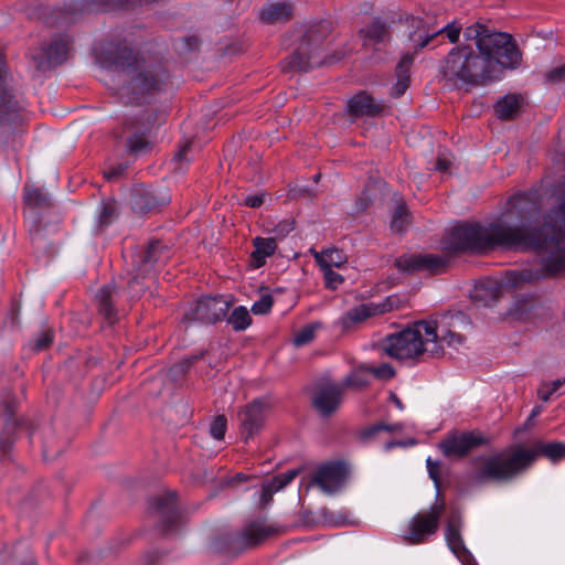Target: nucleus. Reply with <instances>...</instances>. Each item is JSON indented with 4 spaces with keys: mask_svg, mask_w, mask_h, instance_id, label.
<instances>
[{
    "mask_svg": "<svg viewBox=\"0 0 565 565\" xmlns=\"http://www.w3.org/2000/svg\"><path fill=\"white\" fill-rule=\"evenodd\" d=\"M299 472L300 469H291L264 481L259 494L260 504L263 507L269 504L273 500V495L289 484L299 475Z\"/></svg>",
    "mask_w": 565,
    "mask_h": 565,
    "instance_id": "26",
    "label": "nucleus"
},
{
    "mask_svg": "<svg viewBox=\"0 0 565 565\" xmlns=\"http://www.w3.org/2000/svg\"><path fill=\"white\" fill-rule=\"evenodd\" d=\"M105 58L114 71L127 81L121 88V97L127 103H151L166 92L169 72L160 64L147 63L125 42L111 45L105 52Z\"/></svg>",
    "mask_w": 565,
    "mask_h": 565,
    "instance_id": "2",
    "label": "nucleus"
},
{
    "mask_svg": "<svg viewBox=\"0 0 565 565\" xmlns=\"http://www.w3.org/2000/svg\"><path fill=\"white\" fill-rule=\"evenodd\" d=\"M360 36L363 40L364 47H371L381 51L391 41L388 24L381 18H375L366 26L360 30Z\"/></svg>",
    "mask_w": 565,
    "mask_h": 565,
    "instance_id": "24",
    "label": "nucleus"
},
{
    "mask_svg": "<svg viewBox=\"0 0 565 565\" xmlns=\"http://www.w3.org/2000/svg\"><path fill=\"white\" fill-rule=\"evenodd\" d=\"M265 196H266L265 193L249 194L244 199V204L246 206L257 209L263 205V203L265 201Z\"/></svg>",
    "mask_w": 565,
    "mask_h": 565,
    "instance_id": "57",
    "label": "nucleus"
},
{
    "mask_svg": "<svg viewBox=\"0 0 565 565\" xmlns=\"http://www.w3.org/2000/svg\"><path fill=\"white\" fill-rule=\"evenodd\" d=\"M545 77L551 83H559L565 79V63L548 71Z\"/></svg>",
    "mask_w": 565,
    "mask_h": 565,
    "instance_id": "56",
    "label": "nucleus"
},
{
    "mask_svg": "<svg viewBox=\"0 0 565 565\" xmlns=\"http://www.w3.org/2000/svg\"><path fill=\"white\" fill-rule=\"evenodd\" d=\"M149 512L158 518L166 533L171 532L180 519L175 492L152 498L149 502Z\"/></svg>",
    "mask_w": 565,
    "mask_h": 565,
    "instance_id": "19",
    "label": "nucleus"
},
{
    "mask_svg": "<svg viewBox=\"0 0 565 565\" xmlns=\"http://www.w3.org/2000/svg\"><path fill=\"white\" fill-rule=\"evenodd\" d=\"M403 428H404V426L401 423H396V424H392V425L377 423V424L371 425V426L366 427L365 429H363L361 431V438L364 440H367V439L373 438L375 435H377L381 431L399 433L403 430Z\"/></svg>",
    "mask_w": 565,
    "mask_h": 565,
    "instance_id": "41",
    "label": "nucleus"
},
{
    "mask_svg": "<svg viewBox=\"0 0 565 565\" xmlns=\"http://www.w3.org/2000/svg\"><path fill=\"white\" fill-rule=\"evenodd\" d=\"M231 302L223 296L202 297L183 313L182 322L213 324L226 317Z\"/></svg>",
    "mask_w": 565,
    "mask_h": 565,
    "instance_id": "11",
    "label": "nucleus"
},
{
    "mask_svg": "<svg viewBox=\"0 0 565 565\" xmlns=\"http://www.w3.org/2000/svg\"><path fill=\"white\" fill-rule=\"evenodd\" d=\"M426 467L428 471L429 478L434 481L435 488L437 490V497L440 494V471H441V462L437 460H433L430 457L426 460Z\"/></svg>",
    "mask_w": 565,
    "mask_h": 565,
    "instance_id": "46",
    "label": "nucleus"
},
{
    "mask_svg": "<svg viewBox=\"0 0 565 565\" xmlns=\"http://www.w3.org/2000/svg\"><path fill=\"white\" fill-rule=\"evenodd\" d=\"M402 307L401 298L397 295L388 296L384 301L376 303L377 312L383 315L385 312L398 309Z\"/></svg>",
    "mask_w": 565,
    "mask_h": 565,
    "instance_id": "51",
    "label": "nucleus"
},
{
    "mask_svg": "<svg viewBox=\"0 0 565 565\" xmlns=\"http://www.w3.org/2000/svg\"><path fill=\"white\" fill-rule=\"evenodd\" d=\"M367 372L377 379L390 380L395 375V370L388 363H382L379 366L366 367Z\"/></svg>",
    "mask_w": 565,
    "mask_h": 565,
    "instance_id": "48",
    "label": "nucleus"
},
{
    "mask_svg": "<svg viewBox=\"0 0 565 565\" xmlns=\"http://www.w3.org/2000/svg\"><path fill=\"white\" fill-rule=\"evenodd\" d=\"M347 477L348 469L343 462H329L318 467L310 486L318 487L326 494H333L344 486Z\"/></svg>",
    "mask_w": 565,
    "mask_h": 565,
    "instance_id": "18",
    "label": "nucleus"
},
{
    "mask_svg": "<svg viewBox=\"0 0 565 565\" xmlns=\"http://www.w3.org/2000/svg\"><path fill=\"white\" fill-rule=\"evenodd\" d=\"M164 113L153 111L146 120L139 118H129L124 124V134L126 150L130 154L139 156L146 153L151 143L148 139V132L156 125L164 121Z\"/></svg>",
    "mask_w": 565,
    "mask_h": 565,
    "instance_id": "10",
    "label": "nucleus"
},
{
    "mask_svg": "<svg viewBox=\"0 0 565 565\" xmlns=\"http://www.w3.org/2000/svg\"><path fill=\"white\" fill-rule=\"evenodd\" d=\"M369 192H370V189H369V186H366L363 190L362 194L356 199L355 209H354L355 213L364 212L372 203L373 199Z\"/></svg>",
    "mask_w": 565,
    "mask_h": 565,
    "instance_id": "55",
    "label": "nucleus"
},
{
    "mask_svg": "<svg viewBox=\"0 0 565 565\" xmlns=\"http://www.w3.org/2000/svg\"><path fill=\"white\" fill-rule=\"evenodd\" d=\"M324 274L326 286L330 289H337L343 282V277L332 268H321Z\"/></svg>",
    "mask_w": 565,
    "mask_h": 565,
    "instance_id": "54",
    "label": "nucleus"
},
{
    "mask_svg": "<svg viewBox=\"0 0 565 565\" xmlns=\"http://www.w3.org/2000/svg\"><path fill=\"white\" fill-rule=\"evenodd\" d=\"M42 452H43V457H44L45 459H53V458H55V457L57 456V454H58L57 451H54V450H53L49 445H46V444H44V445H43V450H42Z\"/></svg>",
    "mask_w": 565,
    "mask_h": 565,
    "instance_id": "61",
    "label": "nucleus"
},
{
    "mask_svg": "<svg viewBox=\"0 0 565 565\" xmlns=\"http://www.w3.org/2000/svg\"><path fill=\"white\" fill-rule=\"evenodd\" d=\"M450 166V161L446 158L439 157L435 164V170L446 172Z\"/></svg>",
    "mask_w": 565,
    "mask_h": 565,
    "instance_id": "59",
    "label": "nucleus"
},
{
    "mask_svg": "<svg viewBox=\"0 0 565 565\" xmlns=\"http://www.w3.org/2000/svg\"><path fill=\"white\" fill-rule=\"evenodd\" d=\"M489 443V438L479 430L452 431L441 439L438 447L445 457L463 458L475 448Z\"/></svg>",
    "mask_w": 565,
    "mask_h": 565,
    "instance_id": "12",
    "label": "nucleus"
},
{
    "mask_svg": "<svg viewBox=\"0 0 565 565\" xmlns=\"http://www.w3.org/2000/svg\"><path fill=\"white\" fill-rule=\"evenodd\" d=\"M24 202L33 207H45L50 205V198L39 188L25 186Z\"/></svg>",
    "mask_w": 565,
    "mask_h": 565,
    "instance_id": "38",
    "label": "nucleus"
},
{
    "mask_svg": "<svg viewBox=\"0 0 565 565\" xmlns=\"http://www.w3.org/2000/svg\"><path fill=\"white\" fill-rule=\"evenodd\" d=\"M539 456L558 461L565 458V444L536 441L531 448L516 447L494 455L477 457L472 461L476 469L468 472L465 479L470 487H480L488 482H509L530 468Z\"/></svg>",
    "mask_w": 565,
    "mask_h": 565,
    "instance_id": "1",
    "label": "nucleus"
},
{
    "mask_svg": "<svg viewBox=\"0 0 565 565\" xmlns=\"http://www.w3.org/2000/svg\"><path fill=\"white\" fill-rule=\"evenodd\" d=\"M164 199L159 200L153 192L143 188L134 189L130 196V204L135 212L148 213L166 204Z\"/></svg>",
    "mask_w": 565,
    "mask_h": 565,
    "instance_id": "27",
    "label": "nucleus"
},
{
    "mask_svg": "<svg viewBox=\"0 0 565 565\" xmlns=\"http://www.w3.org/2000/svg\"><path fill=\"white\" fill-rule=\"evenodd\" d=\"M273 307V297L268 294L263 295L259 300L252 306V312L255 315H266Z\"/></svg>",
    "mask_w": 565,
    "mask_h": 565,
    "instance_id": "50",
    "label": "nucleus"
},
{
    "mask_svg": "<svg viewBox=\"0 0 565 565\" xmlns=\"http://www.w3.org/2000/svg\"><path fill=\"white\" fill-rule=\"evenodd\" d=\"M395 266L403 273L426 270L436 274L446 266V260L434 254H412L397 257L395 259Z\"/></svg>",
    "mask_w": 565,
    "mask_h": 565,
    "instance_id": "21",
    "label": "nucleus"
},
{
    "mask_svg": "<svg viewBox=\"0 0 565 565\" xmlns=\"http://www.w3.org/2000/svg\"><path fill=\"white\" fill-rule=\"evenodd\" d=\"M254 252L250 254L252 264L255 268H259L265 265L266 258L271 256L276 248L277 242L275 238H263L255 237L253 239Z\"/></svg>",
    "mask_w": 565,
    "mask_h": 565,
    "instance_id": "32",
    "label": "nucleus"
},
{
    "mask_svg": "<svg viewBox=\"0 0 565 565\" xmlns=\"http://www.w3.org/2000/svg\"><path fill=\"white\" fill-rule=\"evenodd\" d=\"M390 401L399 409V411H403L404 409V404L402 403V401L399 399V397L394 393V392H390Z\"/></svg>",
    "mask_w": 565,
    "mask_h": 565,
    "instance_id": "62",
    "label": "nucleus"
},
{
    "mask_svg": "<svg viewBox=\"0 0 565 565\" xmlns=\"http://www.w3.org/2000/svg\"><path fill=\"white\" fill-rule=\"evenodd\" d=\"M159 0H71L68 10L79 13L105 12L113 9H128L137 4H150Z\"/></svg>",
    "mask_w": 565,
    "mask_h": 565,
    "instance_id": "22",
    "label": "nucleus"
},
{
    "mask_svg": "<svg viewBox=\"0 0 565 565\" xmlns=\"http://www.w3.org/2000/svg\"><path fill=\"white\" fill-rule=\"evenodd\" d=\"M343 386L332 381H323L315 386L312 407L323 417L333 415L343 401Z\"/></svg>",
    "mask_w": 565,
    "mask_h": 565,
    "instance_id": "17",
    "label": "nucleus"
},
{
    "mask_svg": "<svg viewBox=\"0 0 565 565\" xmlns=\"http://www.w3.org/2000/svg\"><path fill=\"white\" fill-rule=\"evenodd\" d=\"M295 228V223L294 221H290V220H284L281 222H279L274 228H273V234H274V237L275 241L277 239H281L284 238L285 236H287L291 231H294Z\"/></svg>",
    "mask_w": 565,
    "mask_h": 565,
    "instance_id": "52",
    "label": "nucleus"
},
{
    "mask_svg": "<svg viewBox=\"0 0 565 565\" xmlns=\"http://www.w3.org/2000/svg\"><path fill=\"white\" fill-rule=\"evenodd\" d=\"M227 322L235 331H243L250 326L252 317L245 307L239 306L228 316Z\"/></svg>",
    "mask_w": 565,
    "mask_h": 565,
    "instance_id": "36",
    "label": "nucleus"
},
{
    "mask_svg": "<svg viewBox=\"0 0 565 565\" xmlns=\"http://www.w3.org/2000/svg\"><path fill=\"white\" fill-rule=\"evenodd\" d=\"M329 33V24L320 22L309 26L299 38V43L292 54L285 58L284 72H308L323 63L322 45Z\"/></svg>",
    "mask_w": 565,
    "mask_h": 565,
    "instance_id": "5",
    "label": "nucleus"
},
{
    "mask_svg": "<svg viewBox=\"0 0 565 565\" xmlns=\"http://www.w3.org/2000/svg\"><path fill=\"white\" fill-rule=\"evenodd\" d=\"M186 150H188V147H184L183 149L179 150V152L177 153L175 158L178 160H182L184 158V156H185Z\"/></svg>",
    "mask_w": 565,
    "mask_h": 565,
    "instance_id": "64",
    "label": "nucleus"
},
{
    "mask_svg": "<svg viewBox=\"0 0 565 565\" xmlns=\"http://www.w3.org/2000/svg\"><path fill=\"white\" fill-rule=\"evenodd\" d=\"M146 277L147 276H143L137 269V264H134V274L129 275V277L127 279V282H126V287L124 289L126 296L129 299H137V298H139L142 295V292L146 289V286L143 284V279Z\"/></svg>",
    "mask_w": 565,
    "mask_h": 565,
    "instance_id": "35",
    "label": "nucleus"
},
{
    "mask_svg": "<svg viewBox=\"0 0 565 565\" xmlns=\"http://www.w3.org/2000/svg\"><path fill=\"white\" fill-rule=\"evenodd\" d=\"M460 527H461V516L458 512H451L446 531H445V537L446 542L449 546V548L452 551L454 554L457 556H460V554L466 552V547L460 534Z\"/></svg>",
    "mask_w": 565,
    "mask_h": 565,
    "instance_id": "30",
    "label": "nucleus"
},
{
    "mask_svg": "<svg viewBox=\"0 0 565 565\" xmlns=\"http://www.w3.org/2000/svg\"><path fill=\"white\" fill-rule=\"evenodd\" d=\"M339 384L343 386V392L345 391L347 387L362 390L370 384V380L362 372H353L347 375L343 382Z\"/></svg>",
    "mask_w": 565,
    "mask_h": 565,
    "instance_id": "43",
    "label": "nucleus"
},
{
    "mask_svg": "<svg viewBox=\"0 0 565 565\" xmlns=\"http://www.w3.org/2000/svg\"><path fill=\"white\" fill-rule=\"evenodd\" d=\"M416 53H406L402 55L399 62L396 65V77L397 82L392 88L393 97H401L409 86V70L414 62V55Z\"/></svg>",
    "mask_w": 565,
    "mask_h": 565,
    "instance_id": "31",
    "label": "nucleus"
},
{
    "mask_svg": "<svg viewBox=\"0 0 565 565\" xmlns=\"http://www.w3.org/2000/svg\"><path fill=\"white\" fill-rule=\"evenodd\" d=\"M444 503H435L429 511L417 513L412 518L408 524V532L404 535V541L408 544H420L435 534L439 527V520L444 512Z\"/></svg>",
    "mask_w": 565,
    "mask_h": 565,
    "instance_id": "13",
    "label": "nucleus"
},
{
    "mask_svg": "<svg viewBox=\"0 0 565 565\" xmlns=\"http://www.w3.org/2000/svg\"><path fill=\"white\" fill-rule=\"evenodd\" d=\"M269 409L268 401L256 398L238 413L239 433L245 443L263 429Z\"/></svg>",
    "mask_w": 565,
    "mask_h": 565,
    "instance_id": "15",
    "label": "nucleus"
},
{
    "mask_svg": "<svg viewBox=\"0 0 565 565\" xmlns=\"http://www.w3.org/2000/svg\"><path fill=\"white\" fill-rule=\"evenodd\" d=\"M118 216L117 203L114 200H103L99 210V225L108 226Z\"/></svg>",
    "mask_w": 565,
    "mask_h": 565,
    "instance_id": "40",
    "label": "nucleus"
},
{
    "mask_svg": "<svg viewBox=\"0 0 565 565\" xmlns=\"http://www.w3.org/2000/svg\"><path fill=\"white\" fill-rule=\"evenodd\" d=\"M524 103L520 94H507L494 104V113L501 120H511L515 118Z\"/></svg>",
    "mask_w": 565,
    "mask_h": 565,
    "instance_id": "29",
    "label": "nucleus"
},
{
    "mask_svg": "<svg viewBox=\"0 0 565 565\" xmlns=\"http://www.w3.org/2000/svg\"><path fill=\"white\" fill-rule=\"evenodd\" d=\"M70 47L71 40L66 35L43 43L39 50L32 53L36 70L46 71L61 65L66 61Z\"/></svg>",
    "mask_w": 565,
    "mask_h": 565,
    "instance_id": "16",
    "label": "nucleus"
},
{
    "mask_svg": "<svg viewBox=\"0 0 565 565\" xmlns=\"http://www.w3.org/2000/svg\"><path fill=\"white\" fill-rule=\"evenodd\" d=\"M408 224V213L405 203H399L391 220V230L395 233H402Z\"/></svg>",
    "mask_w": 565,
    "mask_h": 565,
    "instance_id": "42",
    "label": "nucleus"
},
{
    "mask_svg": "<svg viewBox=\"0 0 565 565\" xmlns=\"http://www.w3.org/2000/svg\"><path fill=\"white\" fill-rule=\"evenodd\" d=\"M502 70L495 61H491L479 52L476 54L471 46L452 49L444 66V75L449 79H459L470 85H482L488 81L501 77Z\"/></svg>",
    "mask_w": 565,
    "mask_h": 565,
    "instance_id": "3",
    "label": "nucleus"
},
{
    "mask_svg": "<svg viewBox=\"0 0 565 565\" xmlns=\"http://www.w3.org/2000/svg\"><path fill=\"white\" fill-rule=\"evenodd\" d=\"M291 15L292 8L286 2L267 4L260 12L262 21L269 24L288 21Z\"/></svg>",
    "mask_w": 565,
    "mask_h": 565,
    "instance_id": "33",
    "label": "nucleus"
},
{
    "mask_svg": "<svg viewBox=\"0 0 565 565\" xmlns=\"http://www.w3.org/2000/svg\"><path fill=\"white\" fill-rule=\"evenodd\" d=\"M322 328L321 322H312L305 327H302L300 330H298L294 335V344L296 347H303L308 343H310L316 335V332Z\"/></svg>",
    "mask_w": 565,
    "mask_h": 565,
    "instance_id": "37",
    "label": "nucleus"
},
{
    "mask_svg": "<svg viewBox=\"0 0 565 565\" xmlns=\"http://www.w3.org/2000/svg\"><path fill=\"white\" fill-rule=\"evenodd\" d=\"M118 296L119 289L115 284L103 286L95 296L98 312L108 324H114L118 320V311L114 305Z\"/></svg>",
    "mask_w": 565,
    "mask_h": 565,
    "instance_id": "25",
    "label": "nucleus"
},
{
    "mask_svg": "<svg viewBox=\"0 0 565 565\" xmlns=\"http://www.w3.org/2000/svg\"><path fill=\"white\" fill-rule=\"evenodd\" d=\"M540 305V300L532 295H520L512 302L509 313L518 320L525 319Z\"/></svg>",
    "mask_w": 565,
    "mask_h": 565,
    "instance_id": "34",
    "label": "nucleus"
},
{
    "mask_svg": "<svg viewBox=\"0 0 565 565\" xmlns=\"http://www.w3.org/2000/svg\"><path fill=\"white\" fill-rule=\"evenodd\" d=\"M565 384V377L563 379H557L555 381H553L552 383H550V385L552 386V391H554L555 393L558 392V390Z\"/></svg>",
    "mask_w": 565,
    "mask_h": 565,
    "instance_id": "63",
    "label": "nucleus"
},
{
    "mask_svg": "<svg viewBox=\"0 0 565 565\" xmlns=\"http://www.w3.org/2000/svg\"><path fill=\"white\" fill-rule=\"evenodd\" d=\"M170 256L171 250L168 245L153 241L136 256L134 264H137V269L143 276H149L157 267L166 265Z\"/></svg>",
    "mask_w": 565,
    "mask_h": 565,
    "instance_id": "20",
    "label": "nucleus"
},
{
    "mask_svg": "<svg viewBox=\"0 0 565 565\" xmlns=\"http://www.w3.org/2000/svg\"><path fill=\"white\" fill-rule=\"evenodd\" d=\"M489 28L480 22H476L463 30V38L467 41H476L478 46L479 40L488 32Z\"/></svg>",
    "mask_w": 565,
    "mask_h": 565,
    "instance_id": "44",
    "label": "nucleus"
},
{
    "mask_svg": "<svg viewBox=\"0 0 565 565\" xmlns=\"http://www.w3.org/2000/svg\"><path fill=\"white\" fill-rule=\"evenodd\" d=\"M552 386L550 385V383L545 382L543 383L539 390H537V395L539 397L544 401V402H547L552 398L553 394H555L554 391L551 390Z\"/></svg>",
    "mask_w": 565,
    "mask_h": 565,
    "instance_id": "58",
    "label": "nucleus"
},
{
    "mask_svg": "<svg viewBox=\"0 0 565 565\" xmlns=\"http://www.w3.org/2000/svg\"><path fill=\"white\" fill-rule=\"evenodd\" d=\"M465 320L466 317L462 312L447 311L417 321L416 326L424 330L426 342L431 343L427 354L431 358H439L444 354V344L451 348L461 345L466 339L457 331V328L465 323Z\"/></svg>",
    "mask_w": 565,
    "mask_h": 565,
    "instance_id": "4",
    "label": "nucleus"
},
{
    "mask_svg": "<svg viewBox=\"0 0 565 565\" xmlns=\"http://www.w3.org/2000/svg\"><path fill=\"white\" fill-rule=\"evenodd\" d=\"M412 31L408 33V40L412 43L414 53L428 46L437 36L446 34L451 43L459 41L462 26L457 21L447 23L440 29L433 28L426 20L412 15L407 19Z\"/></svg>",
    "mask_w": 565,
    "mask_h": 565,
    "instance_id": "9",
    "label": "nucleus"
},
{
    "mask_svg": "<svg viewBox=\"0 0 565 565\" xmlns=\"http://www.w3.org/2000/svg\"><path fill=\"white\" fill-rule=\"evenodd\" d=\"M376 303L367 302L358 305L349 309L340 319L339 323L343 329H350L356 323L365 321L367 318L379 316Z\"/></svg>",
    "mask_w": 565,
    "mask_h": 565,
    "instance_id": "28",
    "label": "nucleus"
},
{
    "mask_svg": "<svg viewBox=\"0 0 565 565\" xmlns=\"http://www.w3.org/2000/svg\"><path fill=\"white\" fill-rule=\"evenodd\" d=\"M317 262L321 268H332V266H340L342 258L338 250H328L321 255H318Z\"/></svg>",
    "mask_w": 565,
    "mask_h": 565,
    "instance_id": "45",
    "label": "nucleus"
},
{
    "mask_svg": "<svg viewBox=\"0 0 565 565\" xmlns=\"http://www.w3.org/2000/svg\"><path fill=\"white\" fill-rule=\"evenodd\" d=\"M227 428V420L224 415H217L211 426H210V434L213 438L217 440H222L225 436Z\"/></svg>",
    "mask_w": 565,
    "mask_h": 565,
    "instance_id": "47",
    "label": "nucleus"
},
{
    "mask_svg": "<svg viewBox=\"0 0 565 565\" xmlns=\"http://www.w3.org/2000/svg\"><path fill=\"white\" fill-rule=\"evenodd\" d=\"M203 356L204 352L202 351L200 354H192L188 358H184L180 362L173 364L168 371L170 377L177 380L178 377L184 375L192 367V365L198 360L203 359Z\"/></svg>",
    "mask_w": 565,
    "mask_h": 565,
    "instance_id": "39",
    "label": "nucleus"
},
{
    "mask_svg": "<svg viewBox=\"0 0 565 565\" xmlns=\"http://www.w3.org/2000/svg\"><path fill=\"white\" fill-rule=\"evenodd\" d=\"M53 331L51 329H45L41 331L35 338H34V350L35 351H42L46 348H49L53 342Z\"/></svg>",
    "mask_w": 565,
    "mask_h": 565,
    "instance_id": "49",
    "label": "nucleus"
},
{
    "mask_svg": "<svg viewBox=\"0 0 565 565\" xmlns=\"http://www.w3.org/2000/svg\"><path fill=\"white\" fill-rule=\"evenodd\" d=\"M278 532V526L267 524L264 520H256L248 523L239 533L223 534L215 540L214 544L218 551H243L262 543Z\"/></svg>",
    "mask_w": 565,
    "mask_h": 565,
    "instance_id": "8",
    "label": "nucleus"
},
{
    "mask_svg": "<svg viewBox=\"0 0 565 565\" xmlns=\"http://www.w3.org/2000/svg\"><path fill=\"white\" fill-rule=\"evenodd\" d=\"M385 105L376 100L365 90H360L347 102V113L352 119L361 117L374 118L384 111Z\"/></svg>",
    "mask_w": 565,
    "mask_h": 565,
    "instance_id": "23",
    "label": "nucleus"
},
{
    "mask_svg": "<svg viewBox=\"0 0 565 565\" xmlns=\"http://www.w3.org/2000/svg\"><path fill=\"white\" fill-rule=\"evenodd\" d=\"M17 398L10 392L0 395V451L9 456L21 423L15 418Z\"/></svg>",
    "mask_w": 565,
    "mask_h": 565,
    "instance_id": "14",
    "label": "nucleus"
},
{
    "mask_svg": "<svg viewBox=\"0 0 565 565\" xmlns=\"http://www.w3.org/2000/svg\"><path fill=\"white\" fill-rule=\"evenodd\" d=\"M424 330L414 323L399 332L383 338L380 349L388 356L398 360L416 359L424 355L430 349L427 347Z\"/></svg>",
    "mask_w": 565,
    "mask_h": 565,
    "instance_id": "6",
    "label": "nucleus"
},
{
    "mask_svg": "<svg viewBox=\"0 0 565 565\" xmlns=\"http://www.w3.org/2000/svg\"><path fill=\"white\" fill-rule=\"evenodd\" d=\"M127 169H128V163L119 162V163H116V164H113V166L108 167L104 171V177L108 181H114V180H117L119 177H121Z\"/></svg>",
    "mask_w": 565,
    "mask_h": 565,
    "instance_id": "53",
    "label": "nucleus"
},
{
    "mask_svg": "<svg viewBox=\"0 0 565 565\" xmlns=\"http://www.w3.org/2000/svg\"><path fill=\"white\" fill-rule=\"evenodd\" d=\"M478 50L491 61H495L501 70L514 68L521 61V53L512 36L504 32L489 29L479 40Z\"/></svg>",
    "mask_w": 565,
    "mask_h": 565,
    "instance_id": "7",
    "label": "nucleus"
},
{
    "mask_svg": "<svg viewBox=\"0 0 565 565\" xmlns=\"http://www.w3.org/2000/svg\"><path fill=\"white\" fill-rule=\"evenodd\" d=\"M415 444V440H409V441H402V440H392V441H388L386 445H385V449L386 450H390L392 449L393 447H397V446H407V445H414Z\"/></svg>",
    "mask_w": 565,
    "mask_h": 565,
    "instance_id": "60",
    "label": "nucleus"
}]
</instances>
